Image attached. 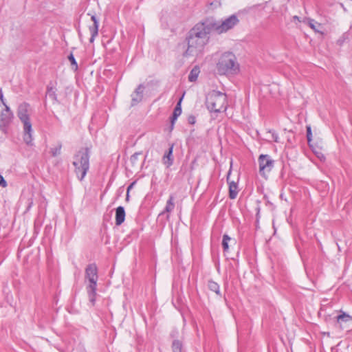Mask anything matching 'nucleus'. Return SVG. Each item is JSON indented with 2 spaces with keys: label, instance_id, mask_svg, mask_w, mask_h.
<instances>
[{
  "label": "nucleus",
  "instance_id": "7c9ffc66",
  "mask_svg": "<svg viewBox=\"0 0 352 352\" xmlns=\"http://www.w3.org/2000/svg\"><path fill=\"white\" fill-rule=\"evenodd\" d=\"M272 137L274 142H278V138H279L278 135L276 133H275L274 131H273L272 133Z\"/></svg>",
  "mask_w": 352,
  "mask_h": 352
},
{
  "label": "nucleus",
  "instance_id": "dca6fc26",
  "mask_svg": "<svg viewBox=\"0 0 352 352\" xmlns=\"http://www.w3.org/2000/svg\"><path fill=\"white\" fill-rule=\"evenodd\" d=\"M182 99L177 102L176 107L174 109L173 113L171 117V129L173 128L174 123L175 120L177 119V118L181 115L182 113V107H181V101Z\"/></svg>",
  "mask_w": 352,
  "mask_h": 352
},
{
  "label": "nucleus",
  "instance_id": "9d476101",
  "mask_svg": "<svg viewBox=\"0 0 352 352\" xmlns=\"http://www.w3.org/2000/svg\"><path fill=\"white\" fill-rule=\"evenodd\" d=\"M144 86L139 85L135 91L131 94V105L135 106L142 101L143 98Z\"/></svg>",
  "mask_w": 352,
  "mask_h": 352
},
{
  "label": "nucleus",
  "instance_id": "5701e85b",
  "mask_svg": "<svg viewBox=\"0 0 352 352\" xmlns=\"http://www.w3.org/2000/svg\"><path fill=\"white\" fill-rule=\"evenodd\" d=\"M308 23L311 29H313L316 32H319L318 28H320V23H317L314 19H309Z\"/></svg>",
  "mask_w": 352,
  "mask_h": 352
},
{
  "label": "nucleus",
  "instance_id": "f3484780",
  "mask_svg": "<svg viewBox=\"0 0 352 352\" xmlns=\"http://www.w3.org/2000/svg\"><path fill=\"white\" fill-rule=\"evenodd\" d=\"M208 287L210 291L214 292L218 296H221V294L220 292V287L217 283H216L212 280H210L208 282Z\"/></svg>",
  "mask_w": 352,
  "mask_h": 352
},
{
  "label": "nucleus",
  "instance_id": "9b49d317",
  "mask_svg": "<svg viewBox=\"0 0 352 352\" xmlns=\"http://www.w3.org/2000/svg\"><path fill=\"white\" fill-rule=\"evenodd\" d=\"M173 146H174V145L172 144L170 146L168 150L167 151H166V153H164V155L162 157V162H163L164 164L166 166L167 168L170 167L173 164V161H174V158L173 156Z\"/></svg>",
  "mask_w": 352,
  "mask_h": 352
},
{
  "label": "nucleus",
  "instance_id": "f03ea898",
  "mask_svg": "<svg viewBox=\"0 0 352 352\" xmlns=\"http://www.w3.org/2000/svg\"><path fill=\"white\" fill-rule=\"evenodd\" d=\"M217 69L220 75L235 74L239 71V64L232 52L221 54L217 63Z\"/></svg>",
  "mask_w": 352,
  "mask_h": 352
},
{
  "label": "nucleus",
  "instance_id": "7ed1b4c3",
  "mask_svg": "<svg viewBox=\"0 0 352 352\" xmlns=\"http://www.w3.org/2000/svg\"><path fill=\"white\" fill-rule=\"evenodd\" d=\"M85 280H88V285L86 287V291L89 301L94 305L96 302L97 282L98 279V267L95 263L89 264L85 268Z\"/></svg>",
  "mask_w": 352,
  "mask_h": 352
},
{
  "label": "nucleus",
  "instance_id": "39448f33",
  "mask_svg": "<svg viewBox=\"0 0 352 352\" xmlns=\"http://www.w3.org/2000/svg\"><path fill=\"white\" fill-rule=\"evenodd\" d=\"M206 104L210 111L216 113L227 109V96L219 91L212 90L206 96Z\"/></svg>",
  "mask_w": 352,
  "mask_h": 352
},
{
  "label": "nucleus",
  "instance_id": "20e7f679",
  "mask_svg": "<svg viewBox=\"0 0 352 352\" xmlns=\"http://www.w3.org/2000/svg\"><path fill=\"white\" fill-rule=\"evenodd\" d=\"M73 165L78 178L82 181L89 168V151L82 148L74 155Z\"/></svg>",
  "mask_w": 352,
  "mask_h": 352
},
{
  "label": "nucleus",
  "instance_id": "0eeeda50",
  "mask_svg": "<svg viewBox=\"0 0 352 352\" xmlns=\"http://www.w3.org/2000/svg\"><path fill=\"white\" fill-rule=\"evenodd\" d=\"M204 21L209 28L210 32L214 31L217 34H221L234 28L239 22V20L235 14H232L221 22L213 21L209 19H206Z\"/></svg>",
  "mask_w": 352,
  "mask_h": 352
},
{
  "label": "nucleus",
  "instance_id": "412c9836",
  "mask_svg": "<svg viewBox=\"0 0 352 352\" xmlns=\"http://www.w3.org/2000/svg\"><path fill=\"white\" fill-rule=\"evenodd\" d=\"M91 21H93V25L89 26V30H98L99 28V21L97 19L96 16L92 15Z\"/></svg>",
  "mask_w": 352,
  "mask_h": 352
},
{
  "label": "nucleus",
  "instance_id": "1a4fd4ad",
  "mask_svg": "<svg viewBox=\"0 0 352 352\" xmlns=\"http://www.w3.org/2000/svg\"><path fill=\"white\" fill-rule=\"evenodd\" d=\"M13 116L10 108L5 104V109L0 114V130L4 133H7V127L11 123Z\"/></svg>",
  "mask_w": 352,
  "mask_h": 352
},
{
  "label": "nucleus",
  "instance_id": "6ab92c4d",
  "mask_svg": "<svg viewBox=\"0 0 352 352\" xmlns=\"http://www.w3.org/2000/svg\"><path fill=\"white\" fill-rule=\"evenodd\" d=\"M173 352H182V343L178 340H175L172 344Z\"/></svg>",
  "mask_w": 352,
  "mask_h": 352
},
{
  "label": "nucleus",
  "instance_id": "a878e982",
  "mask_svg": "<svg viewBox=\"0 0 352 352\" xmlns=\"http://www.w3.org/2000/svg\"><path fill=\"white\" fill-rule=\"evenodd\" d=\"M89 30L91 33V37L89 38V42L92 43H94L95 38L98 34V30Z\"/></svg>",
  "mask_w": 352,
  "mask_h": 352
},
{
  "label": "nucleus",
  "instance_id": "aec40b11",
  "mask_svg": "<svg viewBox=\"0 0 352 352\" xmlns=\"http://www.w3.org/2000/svg\"><path fill=\"white\" fill-rule=\"evenodd\" d=\"M231 238L226 234H223L222 240V246L224 252H227L229 249L228 242Z\"/></svg>",
  "mask_w": 352,
  "mask_h": 352
},
{
  "label": "nucleus",
  "instance_id": "c85d7f7f",
  "mask_svg": "<svg viewBox=\"0 0 352 352\" xmlns=\"http://www.w3.org/2000/svg\"><path fill=\"white\" fill-rule=\"evenodd\" d=\"M188 122L190 124H194L196 122L195 116L190 115L188 117Z\"/></svg>",
  "mask_w": 352,
  "mask_h": 352
},
{
  "label": "nucleus",
  "instance_id": "72a5a7b5",
  "mask_svg": "<svg viewBox=\"0 0 352 352\" xmlns=\"http://www.w3.org/2000/svg\"><path fill=\"white\" fill-rule=\"evenodd\" d=\"M67 95V91H66V92H65V98H66Z\"/></svg>",
  "mask_w": 352,
  "mask_h": 352
},
{
  "label": "nucleus",
  "instance_id": "a211bd4d",
  "mask_svg": "<svg viewBox=\"0 0 352 352\" xmlns=\"http://www.w3.org/2000/svg\"><path fill=\"white\" fill-rule=\"evenodd\" d=\"M200 70L198 67H195L192 69L188 76V80L190 82H195L197 80L198 76L199 74Z\"/></svg>",
  "mask_w": 352,
  "mask_h": 352
},
{
  "label": "nucleus",
  "instance_id": "ddd939ff",
  "mask_svg": "<svg viewBox=\"0 0 352 352\" xmlns=\"http://www.w3.org/2000/svg\"><path fill=\"white\" fill-rule=\"evenodd\" d=\"M125 210L123 206H118L116 210V224L120 226L125 220Z\"/></svg>",
  "mask_w": 352,
  "mask_h": 352
},
{
  "label": "nucleus",
  "instance_id": "cd10ccee",
  "mask_svg": "<svg viewBox=\"0 0 352 352\" xmlns=\"http://www.w3.org/2000/svg\"><path fill=\"white\" fill-rule=\"evenodd\" d=\"M311 136H312V133H311V126H307V138L308 142L311 141Z\"/></svg>",
  "mask_w": 352,
  "mask_h": 352
},
{
  "label": "nucleus",
  "instance_id": "c756f323",
  "mask_svg": "<svg viewBox=\"0 0 352 352\" xmlns=\"http://www.w3.org/2000/svg\"><path fill=\"white\" fill-rule=\"evenodd\" d=\"M0 186L3 188L7 186V182L1 175H0Z\"/></svg>",
  "mask_w": 352,
  "mask_h": 352
},
{
  "label": "nucleus",
  "instance_id": "393cba45",
  "mask_svg": "<svg viewBox=\"0 0 352 352\" xmlns=\"http://www.w3.org/2000/svg\"><path fill=\"white\" fill-rule=\"evenodd\" d=\"M68 59L71 63V65L74 70H77L78 69V64L77 62L72 54H70L68 56Z\"/></svg>",
  "mask_w": 352,
  "mask_h": 352
},
{
  "label": "nucleus",
  "instance_id": "f8f14e48",
  "mask_svg": "<svg viewBox=\"0 0 352 352\" xmlns=\"http://www.w3.org/2000/svg\"><path fill=\"white\" fill-rule=\"evenodd\" d=\"M56 89L55 87L54 86L53 83L50 82L47 86L46 95L50 97V98H51L53 100L54 103L60 104L61 102V100L58 99V96L56 93Z\"/></svg>",
  "mask_w": 352,
  "mask_h": 352
},
{
  "label": "nucleus",
  "instance_id": "4468645a",
  "mask_svg": "<svg viewBox=\"0 0 352 352\" xmlns=\"http://www.w3.org/2000/svg\"><path fill=\"white\" fill-rule=\"evenodd\" d=\"M230 173H228L227 176V181L229 184V197L230 199H234L236 197L238 194V186L237 184L234 182L229 181Z\"/></svg>",
  "mask_w": 352,
  "mask_h": 352
},
{
  "label": "nucleus",
  "instance_id": "f257e3e1",
  "mask_svg": "<svg viewBox=\"0 0 352 352\" xmlns=\"http://www.w3.org/2000/svg\"><path fill=\"white\" fill-rule=\"evenodd\" d=\"M210 31L205 21L197 23L188 33L186 38L188 47L184 56H198L204 52L210 39Z\"/></svg>",
  "mask_w": 352,
  "mask_h": 352
},
{
  "label": "nucleus",
  "instance_id": "6e6552de",
  "mask_svg": "<svg viewBox=\"0 0 352 352\" xmlns=\"http://www.w3.org/2000/svg\"><path fill=\"white\" fill-rule=\"evenodd\" d=\"M259 173L264 175L267 173H270L274 165V161L269 155L262 154L258 157Z\"/></svg>",
  "mask_w": 352,
  "mask_h": 352
},
{
  "label": "nucleus",
  "instance_id": "473e14b6",
  "mask_svg": "<svg viewBox=\"0 0 352 352\" xmlns=\"http://www.w3.org/2000/svg\"><path fill=\"white\" fill-rule=\"evenodd\" d=\"M0 100L2 102L3 104L5 106V104H6V102L4 101L3 95V93H2L1 90L0 91Z\"/></svg>",
  "mask_w": 352,
  "mask_h": 352
},
{
  "label": "nucleus",
  "instance_id": "4be33fe9",
  "mask_svg": "<svg viewBox=\"0 0 352 352\" xmlns=\"http://www.w3.org/2000/svg\"><path fill=\"white\" fill-rule=\"evenodd\" d=\"M62 145L61 144H58L56 146L52 148L50 150V152L52 153V155L53 157H56L60 154Z\"/></svg>",
  "mask_w": 352,
  "mask_h": 352
},
{
  "label": "nucleus",
  "instance_id": "2f4dec72",
  "mask_svg": "<svg viewBox=\"0 0 352 352\" xmlns=\"http://www.w3.org/2000/svg\"><path fill=\"white\" fill-rule=\"evenodd\" d=\"M135 184V182L131 183L127 188V195H126V199L129 198V191L133 188V185Z\"/></svg>",
  "mask_w": 352,
  "mask_h": 352
},
{
  "label": "nucleus",
  "instance_id": "423d86ee",
  "mask_svg": "<svg viewBox=\"0 0 352 352\" xmlns=\"http://www.w3.org/2000/svg\"><path fill=\"white\" fill-rule=\"evenodd\" d=\"M29 104L23 102L19 104L17 110V116L23 124V140L28 145H32V129L29 117Z\"/></svg>",
  "mask_w": 352,
  "mask_h": 352
},
{
  "label": "nucleus",
  "instance_id": "b1692460",
  "mask_svg": "<svg viewBox=\"0 0 352 352\" xmlns=\"http://www.w3.org/2000/svg\"><path fill=\"white\" fill-rule=\"evenodd\" d=\"M142 154V152H136L133 154L130 157V162L132 164V166H134L137 162L138 161L139 156Z\"/></svg>",
  "mask_w": 352,
  "mask_h": 352
},
{
  "label": "nucleus",
  "instance_id": "2eb2a0df",
  "mask_svg": "<svg viewBox=\"0 0 352 352\" xmlns=\"http://www.w3.org/2000/svg\"><path fill=\"white\" fill-rule=\"evenodd\" d=\"M174 200H175L174 195H170L169 196L168 199L166 201V204L164 210H163V212L160 214H163L164 213H170V212H171L174 210V208H175ZM166 217H167V219L169 218V214H168Z\"/></svg>",
  "mask_w": 352,
  "mask_h": 352
},
{
  "label": "nucleus",
  "instance_id": "bb28decb",
  "mask_svg": "<svg viewBox=\"0 0 352 352\" xmlns=\"http://www.w3.org/2000/svg\"><path fill=\"white\" fill-rule=\"evenodd\" d=\"M349 318V316L348 314H346L344 313L338 316L337 320H338V321H340V320L347 321Z\"/></svg>",
  "mask_w": 352,
  "mask_h": 352
}]
</instances>
